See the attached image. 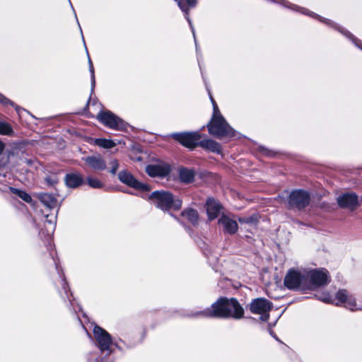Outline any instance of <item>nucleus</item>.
Listing matches in <instances>:
<instances>
[{"mask_svg":"<svg viewBox=\"0 0 362 362\" xmlns=\"http://www.w3.org/2000/svg\"><path fill=\"white\" fill-rule=\"evenodd\" d=\"M210 99L213 105V115L207 124L209 133L217 139L235 136V131L221 115L216 101L211 95Z\"/></svg>","mask_w":362,"mask_h":362,"instance_id":"1","label":"nucleus"},{"mask_svg":"<svg viewBox=\"0 0 362 362\" xmlns=\"http://www.w3.org/2000/svg\"><path fill=\"white\" fill-rule=\"evenodd\" d=\"M148 201L163 212H169L171 209L178 211L181 209L182 202L172 193L165 190H156L148 197Z\"/></svg>","mask_w":362,"mask_h":362,"instance_id":"2","label":"nucleus"},{"mask_svg":"<svg viewBox=\"0 0 362 362\" xmlns=\"http://www.w3.org/2000/svg\"><path fill=\"white\" fill-rule=\"evenodd\" d=\"M307 290H314L327 285L330 281L329 272L325 268L310 269L306 272Z\"/></svg>","mask_w":362,"mask_h":362,"instance_id":"3","label":"nucleus"},{"mask_svg":"<svg viewBox=\"0 0 362 362\" xmlns=\"http://www.w3.org/2000/svg\"><path fill=\"white\" fill-rule=\"evenodd\" d=\"M284 284L289 290L305 291L308 288V278H306V273L303 274L295 269H290L284 278Z\"/></svg>","mask_w":362,"mask_h":362,"instance_id":"4","label":"nucleus"},{"mask_svg":"<svg viewBox=\"0 0 362 362\" xmlns=\"http://www.w3.org/2000/svg\"><path fill=\"white\" fill-rule=\"evenodd\" d=\"M97 119L105 127L116 131H123L127 128V123L110 110L100 111Z\"/></svg>","mask_w":362,"mask_h":362,"instance_id":"5","label":"nucleus"},{"mask_svg":"<svg viewBox=\"0 0 362 362\" xmlns=\"http://www.w3.org/2000/svg\"><path fill=\"white\" fill-rule=\"evenodd\" d=\"M310 202V194L303 189L292 190L286 199L287 207L289 209L302 210L309 205Z\"/></svg>","mask_w":362,"mask_h":362,"instance_id":"6","label":"nucleus"},{"mask_svg":"<svg viewBox=\"0 0 362 362\" xmlns=\"http://www.w3.org/2000/svg\"><path fill=\"white\" fill-rule=\"evenodd\" d=\"M93 335L95 340V344L102 352H107V355L112 353L111 346L112 345V336L103 328L98 325L93 327Z\"/></svg>","mask_w":362,"mask_h":362,"instance_id":"7","label":"nucleus"},{"mask_svg":"<svg viewBox=\"0 0 362 362\" xmlns=\"http://www.w3.org/2000/svg\"><path fill=\"white\" fill-rule=\"evenodd\" d=\"M225 298L221 297L214 302L211 307L199 312L192 313V317L226 318Z\"/></svg>","mask_w":362,"mask_h":362,"instance_id":"8","label":"nucleus"},{"mask_svg":"<svg viewBox=\"0 0 362 362\" xmlns=\"http://www.w3.org/2000/svg\"><path fill=\"white\" fill-rule=\"evenodd\" d=\"M336 298L338 300L337 305H344L352 311L359 310V305L362 304V297L356 299L346 289H339L336 293Z\"/></svg>","mask_w":362,"mask_h":362,"instance_id":"9","label":"nucleus"},{"mask_svg":"<svg viewBox=\"0 0 362 362\" xmlns=\"http://www.w3.org/2000/svg\"><path fill=\"white\" fill-rule=\"evenodd\" d=\"M272 308V303L266 298H257L250 305V310L253 314H259L262 321H267L269 317V312Z\"/></svg>","mask_w":362,"mask_h":362,"instance_id":"10","label":"nucleus"},{"mask_svg":"<svg viewBox=\"0 0 362 362\" xmlns=\"http://www.w3.org/2000/svg\"><path fill=\"white\" fill-rule=\"evenodd\" d=\"M171 137L189 149L199 146L201 134L198 132L173 133Z\"/></svg>","mask_w":362,"mask_h":362,"instance_id":"11","label":"nucleus"},{"mask_svg":"<svg viewBox=\"0 0 362 362\" xmlns=\"http://www.w3.org/2000/svg\"><path fill=\"white\" fill-rule=\"evenodd\" d=\"M118 179L122 183L134 189L142 192H148L151 189L148 185L139 182L130 172L126 170H122L118 173Z\"/></svg>","mask_w":362,"mask_h":362,"instance_id":"12","label":"nucleus"},{"mask_svg":"<svg viewBox=\"0 0 362 362\" xmlns=\"http://www.w3.org/2000/svg\"><path fill=\"white\" fill-rule=\"evenodd\" d=\"M337 202L339 207L351 211L355 210L360 206L358 197L354 192H345L339 195L337 198Z\"/></svg>","mask_w":362,"mask_h":362,"instance_id":"13","label":"nucleus"},{"mask_svg":"<svg viewBox=\"0 0 362 362\" xmlns=\"http://www.w3.org/2000/svg\"><path fill=\"white\" fill-rule=\"evenodd\" d=\"M225 308L226 312V318L240 319L243 317L244 310L237 299L234 298L230 299L225 298Z\"/></svg>","mask_w":362,"mask_h":362,"instance_id":"14","label":"nucleus"},{"mask_svg":"<svg viewBox=\"0 0 362 362\" xmlns=\"http://www.w3.org/2000/svg\"><path fill=\"white\" fill-rule=\"evenodd\" d=\"M82 160L86 164L95 171H103L107 170V162L100 153H94L83 157Z\"/></svg>","mask_w":362,"mask_h":362,"instance_id":"15","label":"nucleus"},{"mask_svg":"<svg viewBox=\"0 0 362 362\" xmlns=\"http://www.w3.org/2000/svg\"><path fill=\"white\" fill-rule=\"evenodd\" d=\"M171 171L170 165L165 163L148 165L146 167V173L152 177H165Z\"/></svg>","mask_w":362,"mask_h":362,"instance_id":"16","label":"nucleus"},{"mask_svg":"<svg viewBox=\"0 0 362 362\" xmlns=\"http://www.w3.org/2000/svg\"><path fill=\"white\" fill-rule=\"evenodd\" d=\"M218 223L223 226V232L226 234L233 235L238 229V223L226 215H222L218 219Z\"/></svg>","mask_w":362,"mask_h":362,"instance_id":"17","label":"nucleus"},{"mask_svg":"<svg viewBox=\"0 0 362 362\" xmlns=\"http://www.w3.org/2000/svg\"><path fill=\"white\" fill-rule=\"evenodd\" d=\"M64 182L69 188L75 189L83 185L85 181L80 173H71L66 174Z\"/></svg>","mask_w":362,"mask_h":362,"instance_id":"18","label":"nucleus"},{"mask_svg":"<svg viewBox=\"0 0 362 362\" xmlns=\"http://www.w3.org/2000/svg\"><path fill=\"white\" fill-rule=\"evenodd\" d=\"M206 206L209 218L213 220L217 218L221 211V204L215 199L209 198L206 201Z\"/></svg>","mask_w":362,"mask_h":362,"instance_id":"19","label":"nucleus"},{"mask_svg":"<svg viewBox=\"0 0 362 362\" xmlns=\"http://www.w3.org/2000/svg\"><path fill=\"white\" fill-rule=\"evenodd\" d=\"M199 146L217 154L222 153L220 144L211 139L199 140Z\"/></svg>","mask_w":362,"mask_h":362,"instance_id":"20","label":"nucleus"},{"mask_svg":"<svg viewBox=\"0 0 362 362\" xmlns=\"http://www.w3.org/2000/svg\"><path fill=\"white\" fill-rule=\"evenodd\" d=\"M40 201L48 209H54L57 205V199L49 193L41 192L37 194Z\"/></svg>","mask_w":362,"mask_h":362,"instance_id":"21","label":"nucleus"},{"mask_svg":"<svg viewBox=\"0 0 362 362\" xmlns=\"http://www.w3.org/2000/svg\"><path fill=\"white\" fill-rule=\"evenodd\" d=\"M181 216L186 218L193 226L199 224V214L196 209L187 208L181 212Z\"/></svg>","mask_w":362,"mask_h":362,"instance_id":"22","label":"nucleus"},{"mask_svg":"<svg viewBox=\"0 0 362 362\" xmlns=\"http://www.w3.org/2000/svg\"><path fill=\"white\" fill-rule=\"evenodd\" d=\"M59 276L61 279L62 288L64 291V293H62V291H59L62 298L64 300V302H66L67 300L69 302L70 305H72V299L71 298V297H72V293L70 291L69 285L65 279V276H64V274L61 275L60 274Z\"/></svg>","mask_w":362,"mask_h":362,"instance_id":"23","label":"nucleus"},{"mask_svg":"<svg viewBox=\"0 0 362 362\" xmlns=\"http://www.w3.org/2000/svg\"><path fill=\"white\" fill-rule=\"evenodd\" d=\"M195 172L192 169L181 168L179 170V177L182 182L190 183L194 180Z\"/></svg>","mask_w":362,"mask_h":362,"instance_id":"24","label":"nucleus"},{"mask_svg":"<svg viewBox=\"0 0 362 362\" xmlns=\"http://www.w3.org/2000/svg\"><path fill=\"white\" fill-rule=\"evenodd\" d=\"M9 190L11 193L18 196L19 198H21L22 200H23L26 203L30 204L33 201L31 196L24 190H21V189H17V188H15L13 187H10Z\"/></svg>","mask_w":362,"mask_h":362,"instance_id":"25","label":"nucleus"},{"mask_svg":"<svg viewBox=\"0 0 362 362\" xmlns=\"http://www.w3.org/2000/svg\"><path fill=\"white\" fill-rule=\"evenodd\" d=\"M95 144L99 147L106 149L112 148L115 146V143L112 140L106 139H96Z\"/></svg>","mask_w":362,"mask_h":362,"instance_id":"26","label":"nucleus"},{"mask_svg":"<svg viewBox=\"0 0 362 362\" xmlns=\"http://www.w3.org/2000/svg\"><path fill=\"white\" fill-rule=\"evenodd\" d=\"M5 149V144L0 140V168L5 167L9 161V156L7 154H3Z\"/></svg>","mask_w":362,"mask_h":362,"instance_id":"27","label":"nucleus"},{"mask_svg":"<svg viewBox=\"0 0 362 362\" xmlns=\"http://www.w3.org/2000/svg\"><path fill=\"white\" fill-rule=\"evenodd\" d=\"M13 133L12 127L8 123L0 119V134L10 136Z\"/></svg>","mask_w":362,"mask_h":362,"instance_id":"28","label":"nucleus"},{"mask_svg":"<svg viewBox=\"0 0 362 362\" xmlns=\"http://www.w3.org/2000/svg\"><path fill=\"white\" fill-rule=\"evenodd\" d=\"M46 218V223L48 224L47 226V230L49 233H53L55 225H56V219H57V215H49L47 214L45 215Z\"/></svg>","mask_w":362,"mask_h":362,"instance_id":"29","label":"nucleus"},{"mask_svg":"<svg viewBox=\"0 0 362 362\" xmlns=\"http://www.w3.org/2000/svg\"><path fill=\"white\" fill-rule=\"evenodd\" d=\"M0 103L4 105H10L13 107H15L17 113L18 115H21V110H23L22 107L16 105L13 102H12L11 100H9L8 98H6L4 95H2L1 93H0Z\"/></svg>","mask_w":362,"mask_h":362,"instance_id":"30","label":"nucleus"},{"mask_svg":"<svg viewBox=\"0 0 362 362\" xmlns=\"http://www.w3.org/2000/svg\"><path fill=\"white\" fill-rule=\"evenodd\" d=\"M88 185L93 189H100L103 187V184L97 178L88 176L86 178Z\"/></svg>","mask_w":362,"mask_h":362,"instance_id":"31","label":"nucleus"},{"mask_svg":"<svg viewBox=\"0 0 362 362\" xmlns=\"http://www.w3.org/2000/svg\"><path fill=\"white\" fill-rule=\"evenodd\" d=\"M109 165H110V168L108 169V172L112 175H115L116 173H117V171L119 168V162L117 159L115 158H112L109 161Z\"/></svg>","mask_w":362,"mask_h":362,"instance_id":"32","label":"nucleus"},{"mask_svg":"<svg viewBox=\"0 0 362 362\" xmlns=\"http://www.w3.org/2000/svg\"><path fill=\"white\" fill-rule=\"evenodd\" d=\"M88 66L89 71L90 72V83H91V93L94 91L95 86V74H94V68L93 63L88 57Z\"/></svg>","mask_w":362,"mask_h":362,"instance_id":"33","label":"nucleus"},{"mask_svg":"<svg viewBox=\"0 0 362 362\" xmlns=\"http://www.w3.org/2000/svg\"><path fill=\"white\" fill-rule=\"evenodd\" d=\"M46 184L49 186H54L59 182L58 177L56 174L47 175L45 177Z\"/></svg>","mask_w":362,"mask_h":362,"instance_id":"34","label":"nucleus"},{"mask_svg":"<svg viewBox=\"0 0 362 362\" xmlns=\"http://www.w3.org/2000/svg\"><path fill=\"white\" fill-rule=\"evenodd\" d=\"M238 220L241 223L256 224L257 222V218L255 215L249 217L239 218Z\"/></svg>","mask_w":362,"mask_h":362,"instance_id":"35","label":"nucleus"},{"mask_svg":"<svg viewBox=\"0 0 362 362\" xmlns=\"http://www.w3.org/2000/svg\"><path fill=\"white\" fill-rule=\"evenodd\" d=\"M319 300L324 303H331L332 302V298L329 294H325L318 298Z\"/></svg>","mask_w":362,"mask_h":362,"instance_id":"36","label":"nucleus"},{"mask_svg":"<svg viewBox=\"0 0 362 362\" xmlns=\"http://www.w3.org/2000/svg\"><path fill=\"white\" fill-rule=\"evenodd\" d=\"M259 150L263 154L266 156H271L272 155V152L265 147L260 146Z\"/></svg>","mask_w":362,"mask_h":362,"instance_id":"37","label":"nucleus"},{"mask_svg":"<svg viewBox=\"0 0 362 362\" xmlns=\"http://www.w3.org/2000/svg\"><path fill=\"white\" fill-rule=\"evenodd\" d=\"M170 215L175 220H177L180 224H182V222L176 216L173 215V214H170Z\"/></svg>","mask_w":362,"mask_h":362,"instance_id":"38","label":"nucleus"},{"mask_svg":"<svg viewBox=\"0 0 362 362\" xmlns=\"http://www.w3.org/2000/svg\"><path fill=\"white\" fill-rule=\"evenodd\" d=\"M23 110H21V111H25L28 114L30 115L33 118H35V119H37V117H35V116H33V115H31L29 112H28L27 110H25V109L22 108Z\"/></svg>","mask_w":362,"mask_h":362,"instance_id":"39","label":"nucleus"},{"mask_svg":"<svg viewBox=\"0 0 362 362\" xmlns=\"http://www.w3.org/2000/svg\"><path fill=\"white\" fill-rule=\"evenodd\" d=\"M270 334H271V335H272L274 339H276V340H278V341H279V339H278V338H277V337H276L273 334V332H270Z\"/></svg>","mask_w":362,"mask_h":362,"instance_id":"40","label":"nucleus"},{"mask_svg":"<svg viewBox=\"0 0 362 362\" xmlns=\"http://www.w3.org/2000/svg\"><path fill=\"white\" fill-rule=\"evenodd\" d=\"M26 162L29 165H30L32 163V160H27Z\"/></svg>","mask_w":362,"mask_h":362,"instance_id":"41","label":"nucleus"},{"mask_svg":"<svg viewBox=\"0 0 362 362\" xmlns=\"http://www.w3.org/2000/svg\"><path fill=\"white\" fill-rule=\"evenodd\" d=\"M359 306H360V307H359V308H358V309L359 310H362V304H361V305H359Z\"/></svg>","mask_w":362,"mask_h":362,"instance_id":"42","label":"nucleus"},{"mask_svg":"<svg viewBox=\"0 0 362 362\" xmlns=\"http://www.w3.org/2000/svg\"><path fill=\"white\" fill-rule=\"evenodd\" d=\"M69 3H71V2L69 1ZM71 6H72V5H71ZM71 8L74 9V6H71ZM73 11H74V10H73Z\"/></svg>","mask_w":362,"mask_h":362,"instance_id":"43","label":"nucleus"},{"mask_svg":"<svg viewBox=\"0 0 362 362\" xmlns=\"http://www.w3.org/2000/svg\"><path fill=\"white\" fill-rule=\"evenodd\" d=\"M192 33H193V35L194 36L195 35V33L194 32V30H192Z\"/></svg>","mask_w":362,"mask_h":362,"instance_id":"44","label":"nucleus"},{"mask_svg":"<svg viewBox=\"0 0 362 362\" xmlns=\"http://www.w3.org/2000/svg\"><path fill=\"white\" fill-rule=\"evenodd\" d=\"M74 16H75V17H76V13H74ZM76 18L77 19V18Z\"/></svg>","mask_w":362,"mask_h":362,"instance_id":"45","label":"nucleus"}]
</instances>
